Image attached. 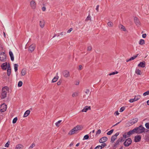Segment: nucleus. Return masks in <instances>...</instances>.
<instances>
[{"mask_svg":"<svg viewBox=\"0 0 149 149\" xmlns=\"http://www.w3.org/2000/svg\"><path fill=\"white\" fill-rule=\"evenodd\" d=\"M83 128L81 125H78L72 129L68 133V134L72 135L77 133L79 130H81Z\"/></svg>","mask_w":149,"mask_h":149,"instance_id":"obj_1","label":"nucleus"},{"mask_svg":"<svg viewBox=\"0 0 149 149\" xmlns=\"http://www.w3.org/2000/svg\"><path fill=\"white\" fill-rule=\"evenodd\" d=\"M83 128L81 125H78L72 129L68 133V134L72 135L77 133L79 130H81Z\"/></svg>","mask_w":149,"mask_h":149,"instance_id":"obj_2","label":"nucleus"},{"mask_svg":"<svg viewBox=\"0 0 149 149\" xmlns=\"http://www.w3.org/2000/svg\"><path fill=\"white\" fill-rule=\"evenodd\" d=\"M83 128L81 125H78L72 129L68 133V134L72 135L77 133L79 130H81Z\"/></svg>","mask_w":149,"mask_h":149,"instance_id":"obj_3","label":"nucleus"},{"mask_svg":"<svg viewBox=\"0 0 149 149\" xmlns=\"http://www.w3.org/2000/svg\"><path fill=\"white\" fill-rule=\"evenodd\" d=\"M83 128L81 125H78L72 129L68 133V134L72 135L77 133L79 130H81Z\"/></svg>","mask_w":149,"mask_h":149,"instance_id":"obj_4","label":"nucleus"},{"mask_svg":"<svg viewBox=\"0 0 149 149\" xmlns=\"http://www.w3.org/2000/svg\"><path fill=\"white\" fill-rule=\"evenodd\" d=\"M9 88L7 86H5L2 89V92L1 94V98L4 99L6 97L7 92L9 91Z\"/></svg>","mask_w":149,"mask_h":149,"instance_id":"obj_5","label":"nucleus"},{"mask_svg":"<svg viewBox=\"0 0 149 149\" xmlns=\"http://www.w3.org/2000/svg\"><path fill=\"white\" fill-rule=\"evenodd\" d=\"M145 128L142 126L141 125L140 126L138 127H137L134 129V130L135 133L140 134L144 132Z\"/></svg>","mask_w":149,"mask_h":149,"instance_id":"obj_6","label":"nucleus"},{"mask_svg":"<svg viewBox=\"0 0 149 149\" xmlns=\"http://www.w3.org/2000/svg\"><path fill=\"white\" fill-rule=\"evenodd\" d=\"M132 140L130 138L126 139L123 143V144L125 147L129 146L132 143Z\"/></svg>","mask_w":149,"mask_h":149,"instance_id":"obj_7","label":"nucleus"},{"mask_svg":"<svg viewBox=\"0 0 149 149\" xmlns=\"http://www.w3.org/2000/svg\"><path fill=\"white\" fill-rule=\"evenodd\" d=\"M6 54L3 52L0 53V61L2 62H4L6 61Z\"/></svg>","mask_w":149,"mask_h":149,"instance_id":"obj_8","label":"nucleus"},{"mask_svg":"<svg viewBox=\"0 0 149 149\" xmlns=\"http://www.w3.org/2000/svg\"><path fill=\"white\" fill-rule=\"evenodd\" d=\"M123 139L122 138H120L118 139L116 141V143L114 145L113 148L114 149H116L117 147L120 144V142H122L123 141Z\"/></svg>","mask_w":149,"mask_h":149,"instance_id":"obj_9","label":"nucleus"},{"mask_svg":"<svg viewBox=\"0 0 149 149\" xmlns=\"http://www.w3.org/2000/svg\"><path fill=\"white\" fill-rule=\"evenodd\" d=\"M6 105L4 104H1L0 106V111L2 112L6 111Z\"/></svg>","mask_w":149,"mask_h":149,"instance_id":"obj_10","label":"nucleus"},{"mask_svg":"<svg viewBox=\"0 0 149 149\" xmlns=\"http://www.w3.org/2000/svg\"><path fill=\"white\" fill-rule=\"evenodd\" d=\"M138 120V119L137 118H135L130 120L128 123L129 124L132 125L136 123Z\"/></svg>","mask_w":149,"mask_h":149,"instance_id":"obj_11","label":"nucleus"},{"mask_svg":"<svg viewBox=\"0 0 149 149\" xmlns=\"http://www.w3.org/2000/svg\"><path fill=\"white\" fill-rule=\"evenodd\" d=\"M119 133L118 132L116 133L114 135L112 136L111 138V142L113 143L116 139L117 136L119 135Z\"/></svg>","mask_w":149,"mask_h":149,"instance_id":"obj_12","label":"nucleus"},{"mask_svg":"<svg viewBox=\"0 0 149 149\" xmlns=\"http://www.w3.org/2000/svg\"><path fill=\"white\" fill-rule=\"evenodd\" d=\"M63 74L65 77H68L70 76V72L67 70H64L63 72Z\"/></svg>","mask_w":149,"mask_h":149,"instance_id":"obj_13","label":"nucleus"},{"mask_svg":"<svg viewBox=\"0 0 149 149\" xmlns=\"http://www.w3.org/2000/svg\"><path fill=\"white\" fill-rule=\"evenodd\" d=\"M36 47V46L35 44H32L31 45L29 48V52H32L33 51Z\"/></svg>","mask_w":149,"mask_h":149,"instance_id":"obj_14","label":"nucleus"},{"mask_svg":"<svg viewBox=\"0 0 149 149\" xmlns=\"http://www.w3.org/2000/svg\"><path fill=\"white\" fill-rule=\"evenodd\" d=\"M141 137L140 135H138L134 136V141L136 142H137L140 141Z\"/></svg>","mask_w":149,"mask_h":149,"instance_id":"obj_15","label":"nucleus"},{"mask_svg":"<svg viewBox=\"0 0 149 149\" xmlns=\"http://www.w3.org/2000/svg\"><path fill=\"white\" fill-rule=\"evenodd\" d=\"M108 139L106 137H103L100 139L99 140V142L100 143H104L106 142Z\"/></svg>","mask_w":149,"mask_h":149,"instance_id":"obj_16","label":"nucleus"},{"mask_svg":"<svg viewBox=\"0 0 149 149\" xmlns=\"http://www.w3.org/2000/svg\"><path fill=\"white\" fill-rule=\"evenodd\" d=\"M7 73L8 75V76H9L10 75L11 73L10 67L9 63H8V64Z\"/></svg>","mask_w":149,"mask_h":149,"instance_id":"obj_17","label":"nucleus"},{"mask_svg":"<svg viewBox=\"0 0 149 149\" xmlns=\"http://www.w3.org/2000/svg\"><path fill=\"white\" fill-rule=\"evenodd\" d=\"M135 23L136 25L139 26L140 25V22L138 19L136 17H135L134 19Z\"/></svg>","mask_w":149,"mask_h":149,"instance_id":"obj_18","label":"nucleus"},{"mask_svg":"<svg viewBox=\"0 0 149 149\" xmlns=\"http://www.w3.org/2000/svg\"><path fill=\"white\" fill-rule=\"evenodd\" d=\"M30 6L33 9H35L36 7V4L34 1H31L30 2Z\"/></svg>","mask_w":149,"mask_h":149,"instance_id":"obj_19","label":"nucleus"},{"mask_svg":"<svg viewBox=\"0 0 149 149\" xmlns=\"http://www.w3.org/2000/svg\"><path fill=\"white\" fill-rule=\"evenodd\" d=\"M91 107L90 106H86L81 110L82 112H86L87 111L90 110L91 109Z\"/></svg>","mask_w":149,"mask_h":149,"instance_id":"obj_20","label":"nucleus"},{"mask_svg":"<svg viewBox=\"0 0 149 149\" xmlns=\"http://www.w3.org/2000/svg\"><path fill=\"white\" fill-rule=\"evenodd\" d=\"M146 63L145 61L141 62L138 65V66L141 68H144L146 66Z\"/></svg>","mask_w":149,"mask_h":149,"instance_id":"obj_21","label":"nucleus"},{"mask_svg":"<svg viewBox=\"0 0 149 149\" xmlns=\"http://www.w3.org/2000/svg\"><path fill=\"white\" fill-rule=\"evenodd\" d=\"M8 64L7 62L3 63L1 65V67L2 69L5 70L7 69Z\"/></svg>","mask_w":149,"mask_h":149,"instance_id":"obj_22","label":"nucleus"},{"mask_svg":"<svg viewBox=\"0 0 149 149\" xmlns=\"http://www.w3.org/2000/svg\"><path fill=\"white\" fill-rule=\"evenodd\" d=\"M24 146L23 145L19 144L16 145L15 149H23Z\"/></svg>","mask_w":149,"mask_h":149,"instance_id":"obj_23","label":"nucleus"},{"mask_svg":"<svg viewBox=\"0 0 149 149\" xmlns=\"http://www.w3.org/2000/svg\"><path fill=\"white\" fill-rule=\"evenodd\" d=\"M27 71L26 69H23L21 72V74L22 76H24L26 73Z\"/></svg>","mask_w":149,"mask_h":149,"instance_id":"obj_24","label":"nucleus"},{"mask_svg":"<svg viewBox=\"0 0 149 149\" xmlns=\"http://www.w3.org/2000/svg\"><path fill=\"white\" fill-rule=\"evenodd\" d=\"M45 22L44 20H42L40 21V26L41 28H43L45 26Z\"/></svg>","mask_w":149,"mask_h":149,"instance_id":"obj_25","label":"nucleus"},{"mask_svg":"<svg viewBox=\"0 0 149 149\" xmlns=\"http://www.w3.org/2000/svg\"><path fill=\"white\" fill-rule=\"evenodd\" d=\"M9 54L11 60L13 61L14 60V57L13 52L12 51H10L9 52Z\"/></svg>","mask_w":149,"mask_h":149,"instance_id":"obj_26","label":"nucleus"},{"mask_svg":"<svg viewBox=\"0 0 149 149\" xmlns=\"http://www.w3.org/2000/svg\"><path fill=\"white\" fill-rule=\"evenodd\" d=\"M138 56V54H137L135 56H134L131 58H130L129 59H127L126 60V61L127 62H129L130 61H131L132 60H134V59H135Z\"/></svg>","mask_w":149,"mask_h":149,"instance_id":"obj_27","label":"nucleus"},{"mask_svg":"<svg viewBox=\"0 0 149 149\" xmlns=\"http://www.w3.org/2000/svg\"><path fill=\"white\" fill-rule=\"evenodd\" d=\"M119 27L122 31H126V29L125 27L122 24H120L119 26Z\"/></svg>","mask_w":149,"mask_h":149,"instance_id":"obj_28","label":"nucleus"},{"mask_svg":"<svg viewBox=\"0 0 149 149\" xmlns=\"http://www.w3.org/2000/svg\"><path fill=\"white\" fill-rule=\"evenodd\" d=\"M30 111L29 110H27L24 113V117H26L28 116L30 114Z\"/></svg>","mask_w":149,"mask_h":149,"instance_id":"obj_29","label":"nucleus"},{"mask_svg":"<svg viewBox=\"0 0 149 149\" xmlns=\"http://www.w3.org/2000/svg\"><path fill=\"white\" fill-rule=\"evenodd\" d=\"M135 133L134 130V129L133 130H131L127 133V135L130 137V135L132 134L133 133Z\"/></svg>","mask_w":149,"mask_h":149,"instance_id":"obj_30","label":"nucleus"},{"mask_svg":"<svg viewBox=\"0 0 149 149\" xmlns=\"http://www.w3.org/2000/svg\"><path fill=\"white\" fill-rule=\"evenodd\" d=\"M141 71L140 70L136 68L135 71V73L138 75H140L141 74Z\"/></svg>","mask_w":149,"mask_h":149,"instance_id":"obj_31","label":"nucleus"},{"mask_svg":"<svg viewBox=\"0 0 149 149\" xmlns=\"http://www.w3.org/2000/svg\"><path fill=\"white\" fill-rule=\"evenodd\" d=\"M58 78V77L56 76L54 77V78L52 80V82H55L57 81Z\"/></svg>","mask_w":149,"mask_h":149,"instance_id":"obj_32","label":"nucleus"},{"mask_svg":"<svg viewBox=\"0 0 149 149\" xmlns=\"http://www.w3.org/2000/svg\"><path fill=\"white\" fill-rule=\"evenodd\" d=\"M14 69L15 72H16L18 70V65L17 64H15L14 65Z\"/></svg>","mask_w":149,"mask_h":149,"instance_id":"obj_33","label":"nucleus"},{"mask_svg":"<svg viewBox=\"0 0 149 149\" xmlns=\"http://www.w3.org/2000/svg\"><path fill=\"white\" fill-rule=\"evenodd\" d=\"M62 122V120H59L56 122L55 124L56 127H58L60 126V124Z\"/></svg>","mask_w":149,"mask_h":149,"instance_id":"obj_34","label":"nucleus"},{"mask_svg":"<svg viewBox=\"0 0 149 149\" xmlns=\"http://www.w3.org/2000/svg\"><path fill=\"white\" fill-rule=\"evenodd\" d=\"M139 43L140 45H143L145 43L144 40L143 39H141L139 42Z\"/></svg>","mask_w":149,"mask_h":149,"instance_id":"obj_35","label":"nucleus"},{"mask_svg":"<svg viewBox=\"0 0 149 149\" xmlns=\"http://www.w3.org/2000/svg\"><path fill=\"white\" fill-rule=\"evenodd\" d=\"M123 139H125L127 137H129V136L127 135V133H125L123 134Z\"/></svg>","mask_w":149,"mask_h":149,"instance_id":"obj_36","label":"nucleus"},{"mask_svg":"<svg viewBox=\"0 0 149 149\" xmlns=\"http://www.w3.org/2000/svg\"><path fill=\"white\" fill-rule=\"evenodd\" d=\"M107 25L110 27H112L113 26V24L112 22H109L107 23Z\"/></svg>","mask_w":149,"mask_h":149,"instance_id":"obj_37","label":"nucleus"},{"mask_svg":"<svg viewBox=\"0 0 149 149\" xmlns=\"http://www.w3.org/2000/svg\"><path fill=\"white\" fill-rule=\"evenodd\" d=\"M113 129L110 130L107 133V134L108 135H111L113 133Z\"/></svg>","mask_w":149,"mask_h":149,"instance_id":"obj_38","label":"nucleus"},{"mask_svg":"<svg viewBox=\"0 0 149 149\" xmlns=\"http://www.w3.org/2000/svg\"><path fill=\"white\" fill-rule=\"evenodd\" d=\"M118 73V72H117V71H116L115 72H112L109 73V75L110 76H111L112 75H114L115 74H117Z\"/></svg>","mask_w":149,"mask_h":149,"instance_id":"obj_39","label":"nucleus"},{"mask_svg":"<svg viewBox=\"0 0 149 149\" xmlns=\"http://www.w3.org/2000/svg\"><path fill=\"white\" fill-rule=\"evenodd\" d=\"M148 95H149V91H148L144 93L143 94V95L144 96H145Z\"/></svg>","mask_w":149,"mask_h":149,"instance_id":"obj_40","label":"nucleus"},{"mask_svg":"<svg viewBox=\"0 0 149 149\" xmlns=\"http://www.w3.org/2000/svg\"><path fill=\"white\" fill-rule=\"evenodd\" d=\"M22 82L21 81H19L18 84V87H21L22 85Z\"/></svg>","mask_w":149,"mask_h":149,"instance_id":"obj_41","label":"nucleus"},{"mask_svg":"<svg viewBox=\"0 0 149 149\" xmlns=\"http://www.w3.org/2000/svg\"><path fill=\"white\" fill-rule=\"evenodd\" d=\"M17 117L15 118L13 120V122H12L13 123V124L15 123H16L17 121Z\"/></svg>","mask_w":149,"mask_h":149,"instance_id":"obj_42","label":"nucleus"},{"mask_svg":"<svg viewBox=\"0 0 149 149\" xmlns=\"http://www.w3.org/2000/svg\"><path fill=\"white\" fill-rule=\"evenodd\" d=\"M140 97L141 96L140 95H136L135 96V98L137 101L139 100L140 99Z\"/></svg>","mask_w":149,"mask_h":149,"instance_id":"obj_43","label":"nucleus"},{"mask_svg":"<svg viewBox=\"0 0 149 149\" xmlns=\"http://www.w3.org/2000/svg\"><path fill=\"white\" fill-rule=\"evenodd\" d=\"M10 142L9 141H8L5 144V146L6 147H8L10 145Z\"/></svg>","mask_w":149,"mask_h":149,"instance_id":"obj_44","label":"nucleus"},{"mask_svg":"<svg viewBox=\"0 0 149 149\" xmlns=\"http://www.w3.org/2000/svg\"><path fill=\"white\" fill-rule=\"evenodd\" d=\"M125 109V108L124 107H121L119 111L120 112H123Z\"/></svg>","mask_w":149,"mask_h":149,"instance_id":"obj_45","label":"nucleus"},{"mask_svg":"<svg viewBox=\"0 0 149 149\" xmlns=\"http://www.w3.org/2000/svg\"><path fill=\"white\" fill-rule=\"evenodd\" d=\"M89 138V136L87 134L85 135L84 137V139L86 140L88 139Z\"/></svg>","mask_w":149,"mask_h":149,"instance_id":"obj_46","label":"nucleus"},{"mask_svg":"<svg viewBox=\"0 0 149 149\" xmlns=\"http://www.w3.org/2000/svg\"><path fill=\"white\" fill-rule=\"evenodd\" d=\"M85 93L86 95H88L89 93V91L88 89H87L85 91Z\"/></svg>","mask_w":149,"mask_h":149,"instance_id":"obj_47","label":"nucleus"},{"mask_svg":"<svg viewBox=\"0 0 149 149\" xmlns=\"http://www.w3.org/2000/svg\"><path fill=\"white\" fill-rule=\"evenodd\" d=\"M78 95V93L77 92H75L72 95V96L73 97H75L77 96Z\"/></svg>","mask_w":149,"mask_h":149,"instance_id":"obj_48","label":"nucleus"},{"mask_svg":"<svg viewBox=\"0 0 149 149\" xmlns=\"http://www.w3.org/2000/svg\"><path fill=\"white\" fill-rule=\"evenodd\" d=\"M101 131L99 129L97 130V131L96 132V134H100L101 133Z\"/></svg>","mask_w":149,"mask_h":149,"instance_id":"obj_49","label":"nucleus"},{"mask_svg":"<svg viewBox=\"0 0 149 149\" xmlns=\"http://www.w3.org/2000/svg\"><path fill=\"white\" fill-rule=\"evenodd\" d=\"M35 146V143H32L30 146L29 148L30 149L34 147Z\"/></svg>","mask_w":149,"mask_h":149,"instance_id":"obj_50","label":"nucleus"},{"mask_svg":"<svg viewBox=\"0 0 149 149\" xmlns=\"http://www.w3.org/2000/svg\"><path fill=\"white\" fill-rule=\"evenodd\" d=\"M145 126L147 128L149 129V123H146L145 124Z\"/></svg>","mask_w":149,"mask_h":149,"instance_id":"obj_51","label":"nucleus"},{"mask_svg":"<svg viewBox=\"0 0 149 149\" xmlns=\"http://www.w3.org/2000/svg\"><path fill=\"white\" fill-rule=\"evenodd\" d=\"M145 137L146 140L149 141V134H147L146 135Z\"/></svg>","mask_w":149,"mask_h":149,"instance_id":"obj_52","label":"nucleus"},{"mask_svg":"<svg viewBox=\"0 0 149 149\" xmlns=\"http://www.w3.org/2000/svg\"><path fill=\"white\" fill-rule=\"evenodd\" d=\"M106 145L105 143H103L100 146H101V147H102V148H104L105 146H106Z\"/></svg>","mask_w":149,"mask_h":149,"instance_id":"obj_53","label":"nucleus"},{"mask_svg":"<svg viewBox=\"0 0 149 149\" xmlns=\"http://www.w3.org/2000/svg\"><path fill=\"white\" fill-rule=\"evenodd\" d=\"M95 149H102V147L100 146H96Z\"/></svg>","mask_w":149,"mask_h":149,"instance_id":"obj_54","label":"nucleus"},{"mask_svg":"<svg viewBox=\"0 0 149 149\" xmlns=\"http://www.w3.org/2000/svg\"><path fill=\"white\" fill-rule=\"evenodd\" d=\"M91 20V17L89 16H88L86 19V21H88V20Z\"/></svg>","mask_w":149,"mask_h":149,"instance_id":"obj_55","label":"nucleus"},{"mask_svg":"<svg viewBox=\"0 0 149 149\" xmlns=\"http://www.w3.org/2000/svg\"><path fill=\"white\" fill-rule=\"evenodd\" d=\"M119 113L118 112V111H116L114 113V114L115 116H117L119 115Z\"/></svg>","mask_w":149,"mask_h":149,"instance_id":"obj_56","label":"nucleus"},{"mask_svg":"<svg viewBox=\"0 0 149 149\" xmlns=\"http://www.w3.org/2000/svg\"><path fill=\"white\" fill-rule=\"evenodd\" d=\"M73 30V29L72 28H70L69 30H68L67 31V33H70Z\"/></svg>","mask_w":149,"mask_h":149,"instance_id":"obj_57","label":"nucleus"},{"mask_svg":"<svg viewBox=\"0 0 149 149\" xmlns=\"http://www.w3.org/2000/svg\"><path fill=\"white\" fill-rule=\"evenodd\" d=\"M92 49V47L91 46H89L87 48V50L88 51H90Z\"/></svg>","mask_w":149,"mask_h":149,"instance_id":"obj_58","label":"nucleus"},{"mask_svg":"<svg viewBox=\"0 0 149 149\" xmlns=\"http://www.w3.org/2000/svg\"><path fill=\"white\" fill-rule=\"evenodd\" d=\"M99 5H97V6L96 8V10L97 12H98L99 11Z\"/></svg>","mask_w":149,"mask_h":149,"instance_id":"obj_59","label":"nucleus"},{"mask_svg":"<svg viewBox=\"0 0 149 149\" xmlns=\"http://www.w3.org/2000/svg\"><path fill=\"white\" fill-rule=\"evenodd\" d=\"M83 68V67H82V66L81 65H79V70H82Z\"/></svg>","mask_w":149,"mask_h":149,"instance_id":"obj_60","label":"nucleus"},{"mask_svg":"<svg viewBox=\"0 0 149 149\" xmlns=\"http://www.w3.org/2000/svg\"><path fill=\"white\" fill-rule=\"evenodd\" d=\"M129 101L130 103H132L134 102V101L133 99H130Z\"/></svg>","mask_w":149,"mask_h":149,"instance_id":"obj_61","label":"nucleus"},{"mask_svg":"<svg viewBox=\"0 0 149 149\" xmlns=\"http://www.w3.org/2000/svg\"><path fill=\"white\" fill-rule=\"evenodd\" d=\"M46 8L45 7L43 6L42 8V10L43 11H44L46 10Z\"/></svg>","mask_w":149,"mask_h":149,"instance_id":"obj_62","label":"nucleus"},{"mask_svg":"<svg viewBox=\"0 0 149 149\" xmlns=\"http://www.w3.org/2000/svg\"><path fill=\"white\" fill-rule=\"evenodd\" d=\"M66 34V32H61V33H60V34L61 35H65Z\"/></svg>","mask_w":149,"mask_h":149,"instance_id":"obj_63","label":"nucleus"},{"mask_svg":"<svg viewBox=\"0 0 149 149\" xmlns=\"http://www.w3.org/2000/svg\"><path fill=\"white\" fill-rule=\"evenodd\" d=\"M146 34H143L142 35V37L143 38H145L146 37Z\"/></svg>","mask_w":149,"mask_h":149,"instance_id":"obj_64","label":"nucleus"}]
</instances>
